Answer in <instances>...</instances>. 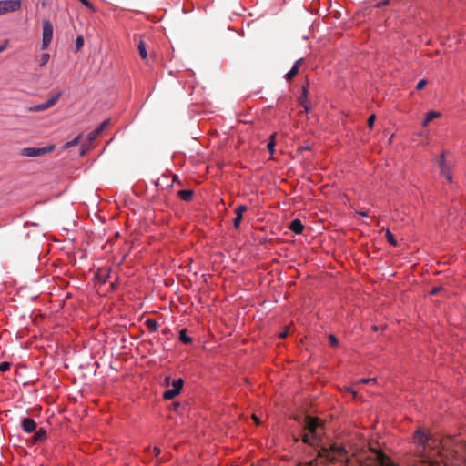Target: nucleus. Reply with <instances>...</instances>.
<instances>
[{
    "label": "nucleus",
    "instance_id": "obj_1",
    "mask_svg": "<svg viewBox=\"0 0 466 466\" xmlns=\"http://www.w3.org/2000/svg\"><path fill=\"white\" fill-rule=\"evenodd\" d=\"M303 427L307 432L302 435L301 439L306 444L313 445L314 441L320 439L323 434L322 422L318 418L307 416Z\"/></svg>",
    "mask_w": 466,
    "mask_h": 466
},
{
    "label": "nucleus",
    "instance_id": "obj_2",
    "mask_svg": "<svg viewBox=\"0 0 466 466\" xmlns=\"http://www.w3.org/2000/svg\"><path fill=\"white\" fill-rule=\"evenodd\" d=\"M345 455V448L337 444H330L329 447H322L319 451V456L325 457L331 462L344 459Z\"/></svg>",
    "mask_w": 466,
    "mask_h": 466
},
{
    "label": "nucleus",
    "instance_id": "obj_3",
    "mask_svg": "<svg viewBox=\"0 0 466 466\" xmlns=\"http://www.w3.org/2000/svg\"><path fill=\"white\" fill-rule=\"evenodd\" d=\"M55 145H49L43 147H25L21 150V156L27 157H37L55 150Z\"/></svg>",
    "mask_w": 466,
    "mask_h": 466
},
{
    "label": "nucleus",
    "instance_id": "obj_4",
    "mask_svg": "<svg viewBox=\"0 0 466 466\" xmlns=\"http://www.w3.org/2000/svg\"><path fill=\"white\" fill-rule=\"evenodd\" d=\"M53 38V25L48 20L43 21V38H42V46L41 48L43 50L46 49Z\"/></svg>",
    "mask_w": 466,
    "mask_h": 466
},
{
    "label": "nucleus",
    "instance_id": "obj_5",
    "mask_svg": "<svg viewBox=\"0 0 466 466\" xmlns=\"http://www.w3.org/2000/svg\"><path fill=\"white\" fill-rule=\"evenodd\" d=\"M445 155L446 152L443 151L439 159L440 173L449 182H452L451 165L446 161Z\"/></svg>",
    "mask_w": 466,
    "mask_h": 466
},
{
    "label": "nucleus",
    "instance_id": "obj_6",
    "mask_svg": "<svg viewBox=\"0 0 466 466\" xmlns=\"http://www.w3.org/2000/svg\"><path fill=\"white\" fill-rule=\"evenodd\" d=\"M21 8V0H0V15L17 11Z\"/></svg>",
    "mask_w": 466,
    "mask_h": 466
},
{
    "label": "nucleus",
    "instance_id": "obj_7",
    "mask_svg": "<svg viewBox=\"0 0 466 466\" xmlns=\"http://www.w3.org/2000/svg\"><path fill=\"white\" fill-rule=\"evenodd\" d=\"M59 97H60V94L57 93V94L54 95L52 97H50L46 102L36 105L33 107H30V111L38 112V111L46 110V109L50 108L51 106H53L58 101Z\"/></svg>",
    "mask_w": 466,
    "mask_h": 466
},
{
    "label": "nucleus",
    "instance_id": "obj_8",
    "mask_svg": "<svg viewBox=\"0 0 466 466\" xmlns=\"http://www.w3.org/2000/svg\"><path fill=\"white\" fill-rule=\"evenodd\" d=\"M36 423L31 418H24L22 420V428L26 433H32L36 431Z\"/></svg>",
    "mask_w": 466,
    "mask_h": 466
},
{
    "label": "nucleus",
    "instance_id": "obj_9",
    "mask_svg": "<svg viewBox=\"0 0 466 466\" xmlns=\"http://www.w3.org/2000/svg\"><path fill=\"white\" fill-rule=\"evenodd\" d=\"M304 62V59L303 58H299L298 59L293 66L291 67V69L286 74V80L287 81H291L295 76L298 74L299 70V66L300 65Z\"/></svg>",
    "mask_w": 466,
    "mask_h": 466
},
{
    "label": "nucleus",
    "instance_id": "obj_10",
    "mask_svg": "<svg viewBox=\"0 0 466 466\" xmlns=\"http://www.w3.org/2000/svg\"><path fill=\"white\" fill-rule=\"evenodd\" d=\"M35 435L31 438V442L33 444L42 442L46 439V431L44 428H39L38 430L35 431Z\"/></svg>",
    "mask_w": 466,
    "mask_h": 466
},
{
    "label": "nucleus",
    "instance_id": "obj_11",
    "mask_svg": "<svg viewBox=\"0 0 466 466\" xmlns=\"http://www.w3.org/2000/svg\"><path fill=\"white\" fill-rule=\"evenodd\" d=\"M429 441L428 435L420 430L416 431L414 433V441L419 445L425 446Z\"/></svg>",
    "mask_w": 466,
    "mask_h": 466
},
{
    "label": "nucleus",
    "instance_id": "obj_12",
    "mask_svg": "<svg viewBox=\"0 0 466 466\" xmlns=\"http://www.w3.org/2000/svg\"><path fill=\"white\" fill-rule=\"evenodd\" d=\"M376 460L380 466H395L390 459L381 451L376 453Z\"/></svg>",
    "mask_w": 466,
    "mask_h": 466
},
{
    "label": "nucleus",
    "instance_id": "obj_13",
    "mask_svg": "<svg viewBox=\"0 0 466 466\" xmlns=\"http://www.w3.org/2000/svg\"><path fill=\"white\" fill-rule=\"evenodd\" d=\"M289 228L296 234H300L303 231L304 226L299 219H294L290 222Z\"/></svg>",
    "mask_w": 466,
    "mask_h": 466
},
{
    "label": "nucleus",
    "instance_id": "obj_14",
    "mask_svg": "<svg viewBox=\"0 0 466 466\" xmlns=\"http://www.w3.org/2000/svg\"><path fill=\"white\" fill-rule=\"evenodd\" d=\"M145 325L150 332H156L159 328V324L154 319H147L145 321Z\"/></svg>",
    "mask_w": 466,
    "mask_h": 466
},
{
    "label": "nucleus",
    "instance_id": "obj_15",
    "mask_svg": "<svg viewBox=\"0 0 466 466\" xmlns=\"http://www.w3.org/2000/svg\"><path fill=\"white\" fill-rule=\"evenodd\" d=\"M193 190L186 189L177 192L178 197L184 201H190L193 198Z\"/></svg>",
    "mask_w": 466,
    "mask_h": 466
},
{
    "label": "nucleus",
    "instance_id": "obj_16",
    "mask_svg": "<svg viewBox=\"0 0 466 466\" xmlns=\"http://www.w3.org/2000/svg\"><path fill=\"white\" fill-rule=\"evenodd\" d=\"M440 113L436 111H430L427 113L425 119L422 123L423 127H426L430 122H431L433 119L440 116Z\"/></svg>",
    "mask_w": 466,
    "mask_h": 466
},
{
    "label": "nucleus",
    "instance_id": "obj_17",
    "mask_svg": "<svg viewBox=\"0 0 466 466\" xmlns=\"http://www.w3.org/2000/svg\"><path fill=\"white\" fill-rule=\"evenodd\" d=\"M137 49H138V52H139V55H140L141 58L146 60L147 57V49H146V43L141 40L139 42L138 46H137Z\"/></svg>",
    "mask_w": 466,
    "mask_h": 466
},
{
    "label": "nucleus",
    "instance_id": "obj_18",
    "mask_svg": "<svg viewBox=\"0 0 466 466\" xmlns=\"http://www.w3.org/2000/svg\"><path fill=\"white\" fill-rule=\"evenodd\" d=\"M308 96H304L300 95V96L298 98L299 103L301 105V106L304 108L306 112H309L310 108V104L307 99Z\"/></svg>",
    "mask_w": 466,
    "mask_h": 466
},
{
    "label": "nucleus",
    "instance_id": "obj_19",
    "mask_svg": "<svg viewBox=\"0 0 466 466\" xmlns=\"http://www.w3.org/2000/svg\"><path fill=\"white\" fill-rule=\"evenodd\" d=\"M179 392L177 391V390H174V389H170V390H167L164 392L163 394V398L165 400H172L174 399L177 395H178Z\"/></svg>",
    "mask_w": 466,
    "mask_h": 466
},
{
    "label": "nucleus",
    "instance_id": "obj_20",
    "mask_svg": "<svg viewBox=\"0 0 466 466\" xmlns=\"http://www.w3.org/2000/svg\"><path fill=\"white\" fill-rule=\"evenodd\" d=\"M385 237H386L387 241L390 245H392L394 247H396L398 245V241L396 240L393 234L389 229L386 230Z\"/></svg>",
    "mask_w": 466,
    "mask_h": 466
},
{
    "label": "nucleus",
    "instance_id": "obj_21",
    "mask_svg": "<svg viewBox=\"0 0 466 466\" xmlns=\"http://www.w3.org/2000/svg\"><path fill=\"white\" fill-rule=\"evenodd\" d=\"M179 339L185 343L188 344L192 342V339L187 335L186 329H181L179 332Z\"/></svg>",
    "mask_w": 466,
    "mask_h": 466
},
{
    "label": "nucleus",
    "instance_id": "obj_22",
    "mask_svg": "<svg viewBox=\"0 0 466 466\" xmlns=\"http://www.w3.org/2000/svg\"><path fill=\"white\" fill-rule=\"evenodd\" d=\"M100 134L101 133L97 128H96L92 132H90L87 137L89 143H92L93 141H95L100 136Z\"/></svg>",
    "mask_w": 466,
    "mask_h": 466
},
{
    "label": "nucleus",
    "instance_id": "obj_23",
    "mask_svg": "<svg viewBox=\"0 0 466 466\" xmlns=\"http://www.w3.org/2000/svg\"><path fill=\"white\" fill-rule=\"evenodd\" d=\"M107 277H108V272H107V270H106V269H99V270H98L97 278H98V279H99L102 283H105V282L106 281Z\"/></svg>",
    "mask_w": 466,
    "mask_h": 466
},
{
    "label": "nucleus",
    "instance_id": "obj_24",
    "mask_svg": "<svg viewBox=\"0 0 466 466\" xmlns=\"http://www.w3.org/2000/svg\"><path fill=\"white\" fill-rule=\"evenodd\" d=\"M183 380L182 379H178V380H175L173 382H172V389L174 390H177V391L180 392L182 387H183Z\"/></svg>",
    "mask_w": 466,
    "mask_h": 466
},
{
    "label": "nucleus",
    "instance_id": "obj_25",
    "mask_svg": "<svg viewBox=\"0 0 466 466\" xmlns=\"http://www.w3.org/2000/svg\"><path fill=\"white\" fill-rule=\"evenodd\" d=\"M80 138H81V135L76 136L73 140L66 143L65 147L66 148H70L72 147L76 146L79 143Z\"/></svg>",
    "mask_w": 466,
    "mask_h": 466
},
{
    "label": "nucleus",
    "instance_id": "obj_26",
    "mask_svg": "<svg viewBox=\"0 0 466 466\" xmlns=\"http://www.w3.org/2000/svg\"><path fill=\"white\" fill-rule=\"evenodd\" d=\"M248 210V207L246 205H239L235 208V214L243 217V213Z\"/></svg>",
    "mask_w": 466,
    "mask_h": 466
},
{
    "label": "nucleus",
    "instance_id": "obj_27",
    "mask_svg": "<svg viewBox=\"0 0 466 466\" xmlns=\"http://www.w3.org/2000/svg\"><path fill=\"white\" fill-rule=\"evenodd\" d=\"M84 46V37L78 35L76 39V51H79Z\"/></svg>",
    "mask_w": 466,
    "mask_h": 466
},
{
    "label": "nucleus",
    "instance_id": "obj_28",
    "mask_svg": "<svg viewBox=\"0 0 466 466\" xmlns=\"http://www.w3.org/2000/svg\"><path fill=\"white\" fill-rule=\"evenodd\" d=\"M110 124V119L104 120L96 128L102 133Z\"/></svg>",
    "mask_w": 466,
    "mask_h": 466
},
{
    "label": "nucleus",
    "instance_id": "obj_29",
    "mask_svg": "<svg viewBox=\"0 0 466 466\" xmlns=\"http://www.w3.org/2000/svg\"><path fill=\"white\" fill-rule=\"evenodd\" d=\"M414 466H435V463H433L432 461H425V460H420L417 464H415Z\"/></svg>",
    "mask_w": 466,
    "mask_h": 466
},
{
    "label": "nucleus",
    "instance_id": "obj_30",
    "mask_svg": "<svg viewBox=\"0 0 466 466\" xmlns=\"http://www.w3.org/2000/svg\"><path fill=\"white\" fill-rule=\"evenodd\" d=\"M11 367V364L7 361H4L0 363V371L5 372L7 371Z\"/></svg>",
    "mask_w": 466,
    "mask_h": 466
},
{
    "label": "nucleus",
    "instance_id": "obj_31",
    "mask_svg": "<svg viewBox=\"0 0 466 466\" xmlns=\"http://www.w3.org/2000/svg\"><path fill=\"white\" fill-rule=\"evenodd\" d=\"M50 59L49 54H43L40 58V66L46 65Z\"/></svg>",
    "mask_w": 466,
    "mask_h": 466
},
{
    "label": "nucleus",
    "instance_id": "obj_32",
    "mask_svg": "<svg viewBox=\"0 0 466 466\" xmlns=\"http://www.w3.org/2000/svg\"><path fill=\"white\" fill-rule=\"evenodd\" d=\"M242 218H243V217H241V216H239V215H238H238H236V218H235V219H234V228H235L236 229H239V228H240V223H241V221H242Z\"/></svg>",
    "mask_w": 466,
    "mask_h": 466
},
{
    "label": "nucleus",
    "instance_id": "obj_33",
    "mask_svg": "<svg viewBox=\"0 0 466 466\" xmlns=\"http://www.w3.org/2000/svg\"><path fill=\"white\" fill-rule=\"evenodd\" d=\"M329 340L330 346H332V347H336L338 345V343H339L337 338L334 335H332V334H330L329 336Z\"/></svg>",
    "mask_w": 466,
    "mask_h": 466
},
{
    "label": "nucleus",
    "instance_id": "obj_34",
    "mask_svg": "<svg viewBox=\"0 0 466 466\" xmlns=\"http://www.w3.org/2000/svg\"><path fill=\"white\" fill-rule=\"evenodd\" d=\"M427 85V80L421 79L417 83L416 89L421 90Z\"/></svg>",
    "mask_w": 466,
    "mask_h": 466
},
{
    "label": "nucleus",
    "instance_id": "obj_35",
    "mask_svg": "<svg viewBox=\"0 0 466 466\" xmlns=\"http://www.w3.org/2000/svg\"><path fill=\"white\" fill-rule=\"evenodd\" d=\"M85 6L91 9L92 11H95L94 5L89 0H79Z\"/></svg>",
    "mask_w": 466,
    "mask_h": 466
},
{
    "label": "nucleus",
    "instance_id": "obj_36",
    "mask_svg": "<svg viewBox=\"0 0 466 466\" xmlns=\"http://www.w3.org/2000/svg\"><path fill=\"white\" fill-rule=\"evenodd\" d=\"M375 119H376V116L375 115H370L368 118V127L370 128H372L373 127V125H374V122H375Z\"/></svg>",
    "mask_w": 466,
    "mask_h": 466
},
{
    "label": "nucleus",
    "instance_id": "obj_37",
    "mask_svg": "<svg viewBox=\"0 0 466 466\" xmlns=\"http://www.w3.org/2000/svg\"><path fill=\"white\" fill-rule=\"evenodd\" d=\"M275 134L271 135L270 137V141L269 143L268 144V148L272 152L273 151V147L275 146V142H274V138H275Z\"/></svg>",
    "mask_w": 466,
    "mask_h": 466
},
{
    "label": "nucleus",
    "instance_id": "obj_38",
    "mask_svg": "<svg viewBox=\"0 0 466 466\" xmlns=\"http://www.w3.org/2000/svg\"><path fill=\"white\" fill-rule=\"evenodd\" d=\"M308 87H309V82H307V83H306V85H304V86H302V93H301V95H302V96H308V95H309V89H308Z\"/></svg>",
    "mask_w": 466,
    "mask_h": 466
},
{
    "label": "nucleus",
    "instance_id": "obj_39",
    "mask_svg": "<svg viewBox=\"0 0 466 466\" xmlns=\"http://www.w3.org/2000/svg\"><path fill=\"white\" fill-rule=\"evenodd\" d=\"M375 382L376 381V378H370V379H361L359 383H368V382Z\"/></svg>",
    "mask_w": 466,
    "mask_h": 466
},
{
    "label": "nucleus",
    "instance_id": "obj_40",
    "mask_svg": "<svg viewBox=\"0 0 466 466\" xmlns=\"http://www.w3.org/2000/svg\"><path fill=\"white\" fill-rule=\"evenodd\" d=\"M442 288L441 287H436V288H433L431 290V295H436L437 293L440 292V290H441Z\"/></svg>",
    "mask_w": 466,
    "mask_h": 466
},
{
    "label": "nucleus",
    "instance_id": "obj_41",
    "mask_svg": "<svg viewBox=\"0 0 466 466\" xmlns=\"http://www.w3.org/2000/svg\"><path fill=\"white\" fill-rule=\"evenodd\" d=\"M287 335H288V329H285L282 332H280V333H279V337H280L281 339L286 338V337H287Z\"/></svg>",
    "mask_w": 466,
    "mask_h": 466
},
{
    "label": "nucleus",
    "instance_id": "obj_42",
    "mask_svg": "<svg viewBox=\"0 0 466 466\" xmlns=\"http://www.w3.org/2000/svg\"><path fill=\"white\" fill-rule=\"evenodd\" d=\"M153 451H154V453H155V455H156L157 457V456L160 454V452H161V451H160V449H159L158 447H154Z\"/></svg>",
    "mask_w": 466,
    "mask_h": 466
},
{
    "label": "nucleus",
    "instance_id": "obj_43",
    "mask_svg": "<svg viewBox=\"0 0 466 466\" xmlns=\"http://www.w3.org/2000/svg\"><path fill=\"white\" fill-rule=\"evenodd\" d=\"M388 4H389V0H384V1L377 4V6L380 7V6L386 5Z\"/></svg>",
    "mask_w": 466,
    "mask_h": 466
},
{
    "label": "nucleus",
    "instance_id": "obj_44",
    "mask_svg": "<svg viewBox=\"0 0 466 466\" xmlns=\"http://www.w3.org/2000/svg\"><path fill=\"white\" fill-rule=\"evenodd\" d=\"M180 407V404L178 402L173 403L172 408L174 410H177V409Z\"/></svg>",
    "mask_w": 466,
    "mask_h": 466
},
{
    "label": "nucleus",
    "instance_id": "obj_45",
    "mask_svg": "<svg viewBox=\"0 0 466 466\" xmlns=\"http://www.w3.org/2000/svg\"><path fill=\"white\" fill-rule=\"evenodd\" d=\"M359 214L363 217H368V211L361 210L359 212Z\"/></svg>",
    "mask_w": 466,
    "mask_h": 466
},
{
    "label": "nucleus",
    "instance_id": "obj_46",
    "mask_svg": "<svg viewBox=\"0 0 466 466\" xmlns=\"http://www.w3.org/2000/svg\"><path fill=\"white\" fill-rule=\"evenodd\" d=\"M169 381H170V377H166V378H165V383H166V385H169Z\"/></svg>",
    "mask_w": 466,
    "mask_h": 466
},
{
    "label": "nucleus",
    "instance_id": "obj_47",
    "mask_svg": "<svg viewBox=\"0 0 466 466\" xmlns=\"http://www.w3.org/2000/svg\"><path fill=\"white\" fill-rule=\"evenodd\" d=\"M252 418L256 421L257 424L259 423V420H258V418L256 415H253Z\"/></svg>",
    "mask_w": 466,
    "mask_h": 466
},
{
    "label": "nucleus",
    "instance_id": "obj_48",
    "mask_svg": "<svg viewBox=\"0 0 466 466\" xmlns=\"http://www.w3.org/2000/svg\"><path fill=\"white\" fill-rule=\"evenodd\" d=\"M168 332H169V329L168 328H166L165 329L162 330V333L164 335H167Z\"/></svg>",
    "mask_w": 466,
    "mask_h": 466
},
{
    "label": "nucleus",
    "instance_id": "obj_49",
    "mask_svg": "<svg viewBox=\"0 0 466 466\" xmlns=\"http://www.w3.org/2000/svg\"><path fill=\"white\" fill-rule=\"evenodd\" d=\"M5 49V46H0V53L3 52Z\"/></svg>",
    "mask_w": 466,
    "mask_h": 466
}]
</instances>
